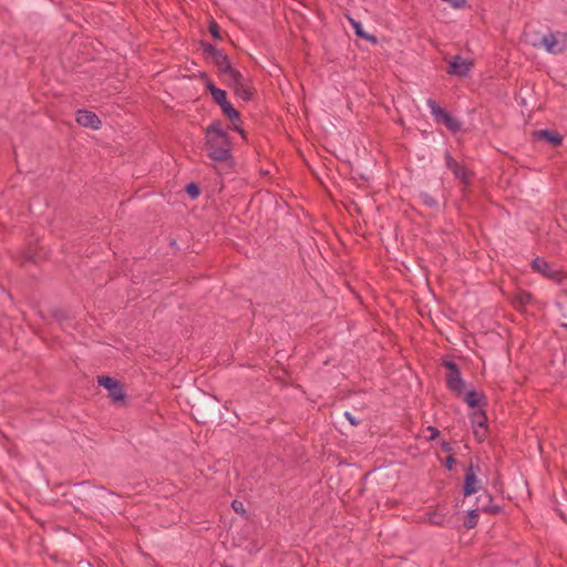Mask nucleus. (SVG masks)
<instances>
[{
	"label": "nucleus",
	"mask_w": 567,
	"mask_h": 567,
	"mask_svg": "<svg viewBox=\"0 0 567 567\" xmlns=\"http://www.w3.org/2000/svg\"><path fill=\"white\" fill-rule=\"evenodd\" d=\"M487 499V504L478 505L476 508L470 509L464 518L463 526L466 529H472L477 526L478 523V513L483 512L489 515H497L503 512V507L499 505H493V496L489 494L486 489L483 491L482 494H480L476 497V503H480L482 498Z\"/></svg>",
	"instance_id": "5"
},
{
	"label": "nucleus",
	"mask_w": 567,
	"mask_h": 567,
	"mask_svg": "<svg viewBox=\"0 0 567 567\" xmlns=\"http://www.w3.org/2000/svg\"><path fill=\"white\" fill-rule=\"evenodd\" d=\"M52 316L59 321L66 320L69 318L68 313L62 309H54L52 311Z\"/></svg>",
	"instance_id": "32"
},
{
	"label": "nucleus",
	"mask_w": 567,
	"mask_h": 567,
	"mask_svg": "<svg viewBox=\"0 0 567 567\" xmlns=\"http://www.w3.org/2000/svg\"><path fill=\"white\" fill-rule=\"evenodd\" d=\"M442 365L446 369L445 383L446 388L456 396L464 394L465 382L461 377L457 363L450 359H443Z\"/></svg>",
	"instance_id": "6"
},
{
	"label": "nucleus",
	"mask_w": 567,
	"mask_h": 567,
	"mask_svg": "<svg viewBox=\"0 0 567 567\" xmlns=\"http://www.w3.org/2000/svg\"><path fill=\"white\" fill-rule=\"evenodd\" d=\"M536 134L540 141H544L554 147H558L563 144V135L556 131L540 130Z\"/></svg>",
	"instance_id": "16"
},
{
	"label": "nucleus",
	"mask_w": 567,
	"mask_h": 567,
	"mask_svg": "<svg viewBox=\"0 0 567 567\" xmlns=\"http://www.w3.org/2000/svg\"><path fill=\"white\" fill-rule=\"evenodd\" d=\"M476 504H477V506L478 505H483V504H487V499L483 497L482 501L480 503H476Z\"/></svg>",
	"instance_id": "41"
},
{
	"label": "nucleus",
	"mask_w": 567,
	"mask_h": 567,
	"mask_svg": "<svg viewBox=\"0 0 567 567\" xmlns=\"http://www.w3.org/2000/svg\"><path fill=\"white\" fill-rule=\"evenodd\" d=\"M75 120L79 125L93 130H99L102 124L101 120L94 112L84 109L78 110Z\"/></svg>",
	"instance_id": "14"
},
{
	"label": "nucleus",
	"mask_w": 567,
	"mask_h": 567,
	"mask_svg": "<svg viewBox=\"0 0 567 567\" xmlns=\"http://www.w3.org/2000/svg\"><path fill=\"white\" fill-rule=\"evenodd\" d=\"M218 399L206 392L192 398L190 415L197 423H206L217 416Z\"/></svg>",
	"instance_id": "3"
},
{
	"label": "nucleus",
	"mask_w": 567,
	"mask_h": 567,
	"mask_svg": "<svg viewBox=\"0 0 567 567\" xmlns=\"http://www.w3.org/2000/svg\"><path fill=\"white\" fill-rule=\"evenodd\" d=\"M530 267L534 271L540 274L545 278H548L550 280H554L558 284H561L564 279L566 278L563 270L555 268L553 264L546 261L545 259L540 257H536L532 264Z\"/></svg>",
	"instance_id": "9"
},
{
	"label": "nucleus",
	"mask_w": 567,
	"mask_h": 567,
	"mask_svg": "<svg viewBox=\"0 0 567 567\" xmlns=\"http://www.w3.org/2000/svg\"><path fill=\"white\" fill-rule=\"evenodd\" d=\"M169 246H171V247H173V248H175V249H177V240H176L175 238H172V239L169 240Z\"/></svg>",
	"instance_id": "40"
},
{
	"label": "nucleus",
	"mask_w": 567,
	"mask_h": 567,
	"mask_svg": "<svg viewBox=\"0 0 567 567\" xmlns=\"http://www.w3.org/2000/svg\"><path fill=\"white\" fill-rule=\"evenodd\" d=\"M473 64V61L465 60L461 55H455L449 63L447 73L451 75L466 76Z\"/></svg>",
	"instance_id": "13"
},
{
	"label": "nucleus",
	"mask_w": 567,
	"mask_h": 567,
	"mask_svg": "<svg viewBox=\"0 0 567 567\" xmlns=\"http://www.w3.org/2000/svg\"><path fill=\"white\" fill-rule=\"evenodd\" d=\"M567 34L551 32L542 38V44L546 51L551 54H561L566 50Z\"/></svg>",
	"instance_id": "10"
},
{
	"label": "nucleus",
	"mask_w": 567,
	"mask_h": 567,
	"mask_svg": "<svg viewBox=\"0 0 567 567\" xmlns=\"http://www.w3.org/2000/svg\"><path fill=\"white\" fill-rule=\"evenodd\" d=\"M231 507L238 514H241V515L246 514V511L244 508V504L241 502L237 501V499H234L231 502Z\"/></svg>",
	"instance_id": "31"
},
{
	"label": "nucleus",
	"mask_w": 567,
	"mask_h": 567,
	"mask_svg": "<svg viewBox=\"0 0 567 567\" xmlns=\"http://www.w3.org/2000/svg\"><path fill=\"white\" fill-rule=\"evenodd\" d=\"M446 166L453 172L464 185H470L472 173L457 161H455L449 152L445 154Z\"/></svg>",
	"instance_id": "12"
},
{
	"label": "nucleus",
	"mask_w": 567,
	"mask_h": 567,
	"mask_svg": "<svg viewBox=\"0 0 567 567\" xmlns=\"http://www.w3.org/2000/svg\"><path fill=\"white\" fill-rule=\"evenodd\" d=\"M441 449H442L444 452L452 454L453 447H452V445H451V443H450V442L443 441V442L441 443Z\"/></svg>",
	"instance_id": "34"
},
{
	"label": "nucleus",
	"mask_w": 567,
	"mask_h": 567,
	"mask_svg": "<svg viewBox=\"0 0 567 567\" xmlns=\"http://www.w3.org/2000/svg\"><path fill=\"white\" fill-rule=\"evenodd\" d=\"M185 190L190 198H197L200 194L199 186L194 182L188 183L185 187Z\"/></svg>",
	"instance_id": "26"
},
{
	"label": "nucleus",
	"mask_w": 567,
	"mask_h": 567,
	"mask_svg": "<svg viewBox=\"0 0 567 567\" xmlns=\"http://www.w3.org/2000/svg\"><path fill=\"white\" fill-rule=\"evenodd\" d=\"M426 431L430 433V435L427 436L429 441L435 440L436 437L440 436V433H441L440 430L435 426H429L426 429Z\"/></svg>",
	"instance_id": "33"
},
{
	"label": "nucleus",
	"mask_w": 567,
	"mask_h": 567,
	"mask_svg": "<svg viewBox=\"0 0 567 567\" xmlns=\"http://www.w3.org/2000/svg\"><path fill=\"white\" fill-rule=\"evenodd\" d=\"M75 492L73 505L76 512H95L102 511L105 507L102 502L105 488L93 487L87 482H81L76 484Z\"/></svg>",
	"instance_id": "2"
},
{
	"label": "nucleus",
	"mask_w": 567,
	"mask_h": 567,
	"mask_svg": "<svg viewBox=\"0 0 567 567\" xmlns=\"http://www.w3.org/2000/svg\"><path fill=\"white\" fill-rule=\"evenodd\" d=\"M221 112L229 120L238 118L239 112L233 105H229L227 109L223 110Z\"/></svg>",
	"instance_id": "29"
},
{
	"label": "nucleus",
	"mask_w": 567,
	"mask_h": 567,
	"mask_svg": "<svg viewBox=\"0 0 567 567\" xmlns=\"http://www.w3.org/2000/svg\"><path fill=\"white\" fill-rule=\"evenodd\" d=\"M427 106L431 109V113L433 114L436 122L442 118V116L445 114L446 110L441 107L434 99H427L426 101Z\"/></svg>",
	"instance_id": "22"
},
{
	"label": "nucleus",
	"mask_w": 567,
	"mask_h": 567,
	"mask_svg": "<svg viewBox=\"0 0 567 567\" xmlns=\"http://www.w3.org/2000/svg\"><path fill=\"white\" fill-rule=\"evenodd\" d=\"M444 516L436 514V513H430L429 514V522L432 525L441 526L443 525Z\"/></svg>",
	"instance_id": "27"
},
{
	"label": "nucleus",
	"mask_w": 567,
	"mask_h": 567,
	"mask_svg": "<svg viewBox=\"0 0 567 567\" xmlns=\"http://www.w3.org/2000/svg\"><path fill=\"white\" fill-rule=\"evenodd\" d=\"M208 31L215 40H221L220 27L214 19H212L208 23Z\"/></svg>",
	"instance_id": "24"
},
{
	"label": "nucleus",
	"mask_w": 567,
	"mask_h": 567,
	"mask_svg": "<svg viewBox=\"0 0 567 567\" xmlns=\"http://www.w3.org/2000/svg\"><path fill=\"white\" fill-rule=\"evenodd\" d=\"M419 197L424 206H426L429 208H437L439 207L437 200L431 194H429L426 192H422V193H420Z\"/></svg>",
	"instance_id": "23"
},
{
	"label": "nucleus",
	"mask_w": 567,
	"mask_h": 567,
	"mask_svg": "<svg viewBox=\"0 0 567 567\" xmlns=\"http://www.w3.org/2000/svg\"><path fill=\"white\" fill-rule=\"evenodd\" d=\"M349 22H350V24L352 25V28H353V30H354V33H355V35H357L358 38H360V39H364V40H367V41H369V42H371V43H373V44L378 43V39H377V37H375V35H373V34H369V33H367V32L363 30L362 24H361L359 21H357V20H354V19H352V18H349Z\"/></svg>",
	"instance_id": "17"
},
{
	"label": "nucleus",
	"mask_w": 567,
	"mask_h": 567,
	"mask_svg": "<svg viewBox=\"0 0 567 567\" xmlns=\"http://www.w3.org/2000/svg\"><path fill=\"white\" fill-rule=\"evenodd\" d=\"M488 427H474V436L478 442H483L486 439Z\"/></svg>",
	"instance_id": "28"
},
{
	"label": "nucleus",
	"mask_w": 567,
	"mask_h": 567,
	"mask_svg": "<svg viewBox=\"0 0 567 567\" xmlns=\"http://www.w3.org/2000/svg\"><path fill=\"white\" fill-rule=\"evenodd\" d=\"M472 425L474 427H488L487 426V415L484 409L478 408L473 411L470 415Z\"/></svg>",
	"instance_id": "19"
},
{
	"label": "nucleus",
	"mask_w": 567,
	"mask_h": 567,
	"mask_svg": "<svg viewBox=\"0 0 567 567\" xmlns=\"http://www.w3.org/2000/svg\"><path fill=\"white\" fill-rule=\"evenodd\" d=\"M207 90L212 94L213 101L219 105V103L224 102L227 99V92L217 87L214 82H209L207 85Z\"/></svg>",
	"instance_id": "20"
},
{
	"label": "nucleus",
	"mask_w": 567,
	"mask_h": 567,
	"mask_svg": "<svg viewBox=\"0 0 567 567\" xmlns=\"http://www.w3.org/2000/svg\"><path fill=\"white\" fill-rule=\"evenodd\" d=\"M235 131L239 133L241 138L247 140V133H246V131L241 126H239V128L235 130Z\"/></svg>",
	"instance_id": "39"
},
{
	"label": "nucleus",
	"mask_w": 567,
	"mask_h": 567,
	"mask_svg": "<svg viewBox=\"0 0 567 567\" xmlns=\"http://www.w3.org/2000/svg\"><path fill=\"white\" fill-rule=\"evenodd\" d=\"M200 49L207 58H210L219 73L224 74L226 72V66H231L228 55L223 50L217 49L214 44L200 41Z\"/></svg>",
	"instance_id": "8"
},
{
	"label": "nucleus",
	"mask_w": 567,
	"mask_h": 567,
	"mask_svg": "<svg viewBox=\"0 0 567 567\" xmlns=\"http://www.w3.org/2000/svg\"><path fill=\"white\" fill-rule=\"evenodd\" d=\"M224 74L229 76V87L234 91L236 96L240 97L245 102L254 100L256 89L252 86L249 78H245L233 66H226V72Z\"/></svg>",
	"instance_id": "4"
},
{
	"label": "nucleus",
	"mask_w": 567,
	"mask_h": 567,
	"mask_svg": "<svg viewBox=\"0 0 567 567\" xmlns=\"http://www.w3.org/2000/svg\"><path fill=\"white\" fill-rule=\"evenodd\" d=\"M233 124V130H238L239 126H241V117H240V113H238V118H234V120H229Z\"/></svg>",
	"instance_id": "35"
},
{
	"label": "nucleus",
	"mask_w": 567,
	"mask_h": 567,
	"mask_svg": "<svg viewBox=\"0 0 567 567\" xmlns=\"http://www.w3.org/2000/svg\"><path fill=\"white\" fill-rule=\"evenodd\" d=\"M560 326L567 330V323L563 322Z\"/></svg>",
	"instance_id": "42"
},
{
	"label": "nucleus",
	"mask_w": 567,
	"mask_h": 567,
	"mask_svg": "<svg viewBox=\"0 0 567 567\" xmlns=\"http://www.w3.org/2000/svg\"><path fill=\"white\" fill-rule=\"evenodd\" d=\"M463 400L466 402V404L474 409V408H483L487 405V399L486 395L483 392H477L475 390L467 391L466 393L462 395Z\"/></svg>",
	"instance_id": "15"
},
{
	"label": "nucleus",
	"mask_w": 567,
	"mask_h": 567,
	"mask_svg": "<svg viewBox=\"0 0 567 567\" xmlns=\"http://www.w3.org/2000/svg\"><path fill=\"white\" fill-rule=\"evenodd\" d=\"M437 123L445 125L452 133H457L462 128L461 122L457 118H455L452 114H450L447 111Z\"/></svg>",
	"instance_id": "18"
},
{
	"label": "nucleus",
	"mask_w": 567,
	"mask_h": 567,
	"mask_svg": "<svg viewBox=\"0 0 567 567\" xmlns=\"http://www.w3.org/2000/svg\"><path fill=\"white\" fill-rule=\"evenodd\" d=\"M97 384L107 390L109 396L114 403L125 405L127 403L124 385L118 380L109 375H99Z\"/></svg>",
	"instance_id": "7"
},
{
	"label": "nucleus",
	"mask_w": 567,
	"mask_h": 567,
	"mask_svg": "<svg viewBox=\"0 0 567 567\" xmlns=\"http://www.w3.org/2000/svg\"><path fill=\"white\" fill-rule=\"evenodd\" d=\"M205 148L207 156L216 163L233 164L230 136L221 127V122L215 120L205 130Z\"/></svg>",
	"instance_id": "1"
},
{
	"label": "nucleus",
	"mask_w": 567,
	"mask_h": 567,
	"mask_svg": "<svg viewBox=\"0 0 567 567\" xmlns=\"http://www.w3.org/2000/svg\"><path fill=\"white\" fill-rule=\"evenodd\" d=\"M427 106L431 109V113L433 114L436 122L442 118V116L445 114L446 110L441 107L434 99H427L426 101Z\"/></svg>",
	"instance_id": "21"
},
{
	"label": "nucleus",
	"mask_w": 567,
	"mask_h": 567,
	"mask_svg": "<svg viewBox=\"0 0 567 567\" xmlns=\"http://www.w3.org/2000/svg\"><path fill=\"white\" fill-rule=\"evenodd\" d=\"M532 298H533V296H532L530 292H528V291H520V292L517 293V296L515 298V301L519 306L524 307V306H526V305H528L530 302Z\"/></svg>",
	"instance_id": "25"
},
{
	"label": "nucleus",
	"mask_w": 567,
	"mask_h": 567,
	"mask_svg": "<svg viewBox=\"0 0 567 567\" xmlns=\"http://www.w3.org/2000/svg\"><path fill=\"white\" fill-rule=\"evenodd\" d=\"M455 464H456V458L454 457L453 454H450V455H447L445 457V460H444V467L447 471H452Z\"/></svg>",
	"instance_id": "30"
},
{
	"label": "nucleus",
	"mask_w": 567,
	"mask_h": 567,
	"mask_svg": "<svg viewBox=\"0 0 567 567\" xmlns=\"http://www.w3.org/2000/svg\"><path fill=\"white\" fill-rule=\"evenodd\" d=\"M229 105H231V103L228 101V99H226L224 102L219 103V107L221 111L227 109Z\"/></svg>",
	"instance_id": "38"
},
{
	"label": "nucleus",
	"mask_w": 567,
	"mask_h": 567,
	"mask_svg": "<svg viewBox=\"0 0 567 567\" xmlns=\"http://www.w3.org/2000/svg\"><path fill=\"white\" fill-rule=\"evenodd\" d=\"M344 415H346L347 420L350 422L351 425L355 426V425L359 424V421L355 420V417L351 413L346 412Z\"/></svg>",
	"instance_id": "37"
},
{
	"label": "nucleus",
	"mask_w": 567,
	"mask_h": 567,
	"mask_svg": "<svg viewBox=\"0 0 567 567\" xmlns=\"http://www.w3.org/2000/svg\"><path fill=\"white\" fill-rule=\"evenodd\" d=\"M477 472H480L478 464L471 461L465 470L464 475L463 495L465 497L471 496L480 491Z\"/></svg>",
	"instance_id": "11"
},
{
	"label": "nucleus",
	"mask_w": 567,
	"mask_h": 567,
	"mask_svg": "<svg viewBox=\"0 0 567 567\" xmlns=\"http://www.w3.org/2000/svg\"><path fill=\"white\" fill-rule=\"evenodd\" d=\"M198 76H199V79H200L202 81H204V82H205V86H206V87H207V85H208V83H209V82H213V81L210 80V78H209V75H208V73H207V72H200Z\"/></svg>",
	"instance_id": "36"
}]
</instances>
